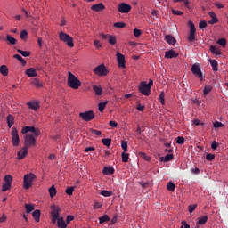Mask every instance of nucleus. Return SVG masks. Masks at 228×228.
I'll use <instances>...</instances> for the list:
<instances>
[{"label": "nucleus", "instance_id": "obj_27", "mask_svg": "<svg viewBox=\"0 0 228 228\" xmlns=\"http://www.w3.org/2000/svg\"><path fill=\"white\" fill-rule=\"evenodd\" d=\"M174 159L173 154H167L165 157H160V161H164V163H168V161H172Z\"/></svg>", "mask_w": 228, "mask_h": 228}, {"label": "nucleus", "instance_id": "obj_34", "mask_svg": "<svg viewBox=\"0 0 228 228\" xmlns=\"http://www.w3.org/2000/svg\"><path fill=\"white\" fill-rule=\"evenodd\" d=\"M0 73L2 74V76H8V66L2 65L0 67Z\"/></svg>", "mask_w": 228, "mask_h": 228}, {"label": "nucleus", "instance_id": "obj_17", "mask_svg": "<svg viewBox=\"0 0 228 228\" xmlns=\"http://www.w3.org/2000/svg\"><path fill=\"white\" fill-rule=\"evenodd\" d=\"M28 156V147H23L20 151H18V159H24Z\"/></svg>", "mask_w": 228, "mask_h": 228}, {"label": "nucleus", "instance_id": "obj_61", "mask_svg": "<svg viewBox=\"0 0 228 228\" xmlns=\"http://www.w3.org/2000/svg\"><path fill=\"white\" fill-rule=\"evenodd\" d=\"M142 35V30L138 29V28H135L134 29V36L138 37Z\"/></svg>", "mask_w": 228, "mask_h": 228}, {"label": "nucleus", "instance_id": "obj_60", "mask_svg": "<svg viewBox=\"0 0 228 228\" xmlns=\"http://www.w3.org/2000/svg\"><path fill=\"white\" fill-rule=\"evenodd\" d=\"M189 213H192L194 209H197V204L189 205Z\"/></svg>", "mask_w": 228, "mask_h": 228}, {"label": "nucleus", "instance_id": "obj_5", "mask_svg": "<svg viewBox=\"0 0 228 228\" xmlns=\"http://www.w3.org/2000/svg\"><path fill=\"white\" fill-rule=\"evenodd\" d=\"M188 25H189V28H190L188 41L189 42H195V40H197V38H196L197 29L195 28V24H193V22H191V21H189Z\"/></svg>", "mask_w": 228, "mask_h": 228}, {"label": "nucleus", "instance_id": "obj_22", "mask_svg": "<svg viewBox=\"0 0 228 228\" xmlns=\"http://www.w3.org/2000/svg\"><path fill=\"white\" fill-rule=\"evenodd\" d=\"M102 174H104V175H113V174H115V168H113V167H103Z\"/></svg>", "mask_w": 228, "mask_h": 228}, {"label": "nucleus", "instance_id": "obj_41", "mask_svg": "<svg viewBox=\"0 0 228 228\" xmlns=\"http://www.w3.org/2000/svg\"><path fill=\"white\" fill-rule=\"evenodd\" d=\"M100 195H102V197H111V195H113V191L103 190L100 192Z\"/></svg>", "mask_w": 228, "mask_h": 228}, {"label": "nucleus", "instance_id": "obj_48", "mask_svg": "<svg viewBox=\"0 0 228 228\" xmlns=\"http://www.w3.org/2000/svg\"><path fill=\"white\" fill-rule=\"evenodd\" d=\"M4 181L7 184H12V181H13V178L10 175H6L4 177Z\"/></svg>", "mask_w": 228, "mask_h": 228}, {"label": "nucleus", "instance_id": "obj_20", "mask_svg": "<svg viewBox=\"0 0 228 228\" xmlns=\"http://www.w3.org/2000/svg\"><path fill=\"white\" fill-rule=\"evenodd\" d=\"M208 15L211 18L208 24H216L218 22V18L216 17V13H215V12H209Z\"/></svg>", "mask_w": 228, "mask_h": 228}, {"label": "nucleus", "instance_id": "obj_33", "mask_svg": "<svg viewBox=\"0 0 228 228\" xmlns=\"http://www.w3.org/2000/svg\"><path fill=\"white\" fill-rule=\"evenodd\" d=\"M32 216L36 222H40V210H35L32 213Z\"/></svg>", "mask_w": 228, "mask_h": 228}, {"label": "nucleus", "instance_id": "obj_15", "mask_svg": "<svg viewBox=\"0 0 228 228\" xmlns=\"http://www.w3.org/2000/svg\"><path fill=\"white\" fill-rule=\"evenodd\" d=\"M105 8L106 6L102 3L94 4L91 6V10H93V12H102V10H105Z\"/></svg>", "mask_w": 228, "mask_h": 228}, {"label": "nucleus", "instance_id": "obj_28", "mask_svg": "<svg viewBox=\"0 0 228 228\" xmlns=\"http://www.w3.org/2000/svg\"><path fill=\"white\" fill-rule=\"evenodd\" d=\"M24 207L28 215H29V213H31L32 211H35V205L33 204L26 203Z\"/></svg>", "mask_w": 228, "mask_h": 228}, {"label": "nucleus", "instance_id": "obj_52", "mask_svg": "<svg viewBox=\"0 0 228 228\" xmlns=\"http://www.w3.org/2000/svg\"><path fill=\"white\" fill-rule=\"evenodd\" d=\"M94 45L96 47V49H102V45H101V41L95 39L94 41Z\"/></svg>", "mask_w": 228, "mask_h": 228}, {"label": "nucleus", "instance_id": "obj_47", "mask_svg": "<svg viewBox=\"0 0 228 228\" xmlns=\"http://www.w3.org/2000/svg\"><path fill=\"white\" fill-rule=\"evenodd\" d=\"M102 143L106 147H110L111 145V139L110 138L102 139Z\"/></svg>", "mask_w": 228, "mask_h": 228}, {"label": "nucleus", "instance_id": "obj_37", "mask_svg": "<svg viewBox=\"0 0 228 228\" xmlns=\"http://www.w3.org/2000/svg\"><path fill=\"white\" fill-rule=\"evenodd\" d=\"M6 40L7 42H9V44H11L12 45H15V44H17V39H15L14 37H12L10 35L6 36Z\"/></svg>", "mask_w": 228, "mask_h": 228}, {"label": "nucleus", "instance_id": "obj_11", "mask_svg": "<svg viewBox=\"0 0 228 228\" xmlns=\"http://www.w3.org/2000/svg\"><path fill=\"white\" fill-rule=\"evenodd\" d=\"M52 209V218L53 224H56V220H60V208L56 205L51 207Z\"/></svg>", "mask_w": 228, "mask_h": 228}, {"label": "nucleus", "instance_id": "obj_13", "mask_svg": "<svg viewBox=\"0 0 228 228\" xmlns=\"http://www.w3.org/2000/svg\"><path fill=\"white\" fill-rule=\"evenodd\" d=\"M131 5L127 4L126 3H121L120 4H118V11L120 13H129V12H131Z\"/></svg>", "mask_w": 228, "mask_h": 228}, {"label": "nucleus", "instance_id": "obj_64", "mask_svg": "<svg viewBox=\"0 0 228 228\" xmlns=\"http://www.w3.org/2000/svg\"><path fill=\"white\" fill-rule=\"evenodd\" d=\"M181 228H190V224H188V223H186V221H182Z\"/></svg>", "mask_w": 228, "mask_h": 228}, {"label": "nucleus", "instance_id": "obj_8", "mask_svg": "<svg viewBox=\"0 0 228 228\" xmlns=\"http://www.w3.org/2000/svg\"><path fill=\"white\" fill-rule=\"evenodd\" d=\"M138 90L140 94H142V95H145L146 97L151 95V89L147 86V82L145 81L140 83Z\"/></svg>", "mask_w": 228, "mask_h": 228}, {"label": "nucleus", "instance_id": "obj_23", "mask_svg": "<svg viewBox=\"0 0 228 228\" xmlns=\"http://www.w3.org/2000/svg\"><path fill=\"white\" fill-rule=\"evenodd\" d=\"M165 40L167 42V44H169V45H174L175 42H177V40H175L171 35H167L165 37Z\"/></svg>", "mask_w": 228, "mask_h": 228}, {"label": "nucleus", "instance_id": "obj_16", "mask_svg": "<svg viewBox=\"0 0 228 228\" xmlns=\"http://www.w3.org/2000/svg\"><path fill=\"white\" fill-rule=\"evenodd\" d=\"M25 74L28 77H37L38 76V74L37 73V69H35L34 68H29L26 69Z\"/></svg>", "mask_w": 228, "mask_h": 228}, {"label": "nucleus", "instance_id": "obj_38", "mask_svg": "<svg viewBox=\"0 0 228 228\" xmlns=\"http://www.w3.org/2000/svg\"><path fill=\"white\" fill-rule=\"evenodd\" d=\"M106 104H108V102H100L98 104V110L100 113H102V111H104V108H106Z\"/></svg>", "mask_w": 228, "mask_h": 228}, {"label": "nucleus", "instance_id": "obj_14", "mask_svg": "<svg viewBox=\"0 0 228 228\" xmlns=\"http://www.w3.org/2000/svg\"><path fill=\"white\" fill-rule=\"evenodd\" d=\"M117 60L118 67H120L121 69H126V57L122 53L118 52L117 53Z\"/></svg>", "mask_w": 228, "mask_h": 228}, {"label": "nucleus", "instance_id": "obj_59", "mask_svg": "<svg viewBox=\"0 0 228 228\" xmlns=\"http://www.w3.org/2000/svg\"><path fill=\"white\" fill-rule=\"evenodd\" d=\"M121 147H122L124 152H127V142L122 141Z\"/></svg>", "mask_w": 228, "mask_h": 228}, {"label": "nucleus", "instance_id": "obj_40", "mask_svg": "<svg viewBox=\"0 0 228 228\" xmlns=\"http://www.w3.org/2000/svg\"><path fill=\"white\" fill-rule=\"evenodd\" d=\"M108 42L110 44V45H115V44H117V37L110 35V37H109Z\"/></svg>", "mask_w": 228, "mask_h": 228}, {"label": "nucleus", "instance_id": "obj_39", "mask_svg": "<svg viewBox=\"0 0 228 228\" xmlns=\"http://www.w3.org/2000/svg\"><path fill=\"white\" fill-rule=\"evenodd\" d=\"M212 90H213L212 86H206L203 89V95L204 96L208 95V94H209V92H211Z\"/></svg>", "mask_w": 228, "mask_h": 228}, {"label": "nucleus", "instance_id": "obj_44", "mask_svg": "<svg viewBox=\"0 0 228 228\" xmlns=\"http://www.w3.org/2000/svg\"><path fill=\"white\" fill-rule=\"evenodd\" d=\"M122 161L123 163H127V161H129V154L126 153V151H124L122 154Z\"/></svg>", "mask_w": 228, "mask_h": 228}, {"label": "nucleus", "instance_id": "obj_30", "mask_svg": "<svg viewBox=\"0 0 228 228\" xmlns=\"http://www.w3.org/2000/svg\"><path fill=\"white\" fill-rule=\"evenodd\" d=\"M210 53H212V54H216V56L222 54L220 49L216 48L215 45H210Z\"/></svg>", "mask_w": 228, "mask_h": 228}, {"label": "nucleus", "instance_id": "obj_12", "mask_svg": "<svg viewBox=\"0 0 228 228\" xmlns=\"http://www.w3.org/2000/svg\"><path fill=\"white\" fill-rule=\"evenodd\" d=\"M94 72L98 74V76H108V72L110 71L106 69L104 64H101L94 69Z\"/></svg>", "mask_w": 228, "mask_h": 228}, {"label": "nucleus", "instance_id": "obj_3", "mask_svg": "<svg viewBox=\"0 0 228 228\" xmlns=\"http://www.w3.org/2000/svg\"><path fill=\"white\" fill-rule=\"evenodd\" d=\"M37 179V175L35 174L30 173V174H26L23 177V187L25 190H29L30 187L33 186V181Z\"/></svg>", "mask_w": 228, "mask_h": 228}, {"label": "nucleus", "instance_id": "obj_36", "mask_svg": "<svg viewBox=\"0 0 228 228\" xmlns=\"http://www.w3.org/2000/svg\"><path fill=\"white\" fill-rule=\"evenodd\" d=\"M110 216L108 215H104L101 217H99V224H104L106 222H110Z\"/></svg>", "mask_w": 228, "mask_h": 228}, {"label": "nucleus", "instance_id": "obj_43", "mask_svg": "<svg viewBox=\"0 0 228 228\" xmlns=\"http://www.w3.org/2000/svg\"><path fill=\"white\" fill-rule=\"evenodd\" d=\"M167 189L168 191H174V190H175V184L172 182H169L167 185Z\"/></svg>", "mask_w": 228, "mask_h": 228}, {"label": "nucleus", "instance_id": "obj_54", "mask_svg": "<svg viewBox=\"0 0 228 228\" xmlns=\"http://www.w3.org/2000/svg\"><path fill=\"white\" fill-rule=\"evenodd\" d=\"M207 161H213L215 159V154L208 153L206 155Z\"/></svg>", "mask_w": 228, "mask_h": 228}, {"label": "nucleus", "instance_id": "obj_49", "mask_svg": "<svg viewBox=\"0 0 228 228\" xmlns=\"http://www.w3.org/2000/svg\"><path fill=\"white\" fill-rule=\"evenodd\" d=\"M65 192L67 193V195H73L74 194V186L71 187H68L65 191Z\"/></svg>", "mask_w": 228, "mask_h": 228}, {"label": "nucleus", "instance_id": "obj_63", "mask_svg": "<svg viewBox=\"0 0 228 228\" xmlns=\"http://www.w3.org/2000/svg\"><path fill=\"white\" fill-rule=\"evenodd\" d=\"M172 13L173 15H183V12L179 11V10H172Z\"/></svg>", "mask_w": 228, "mask_h": 228}, {"label": "nucleus", "instance_id": "obj_25", "mask_svg": "<svg viewBox=\"0 0 228 228\" xmlns=\"http://www.w3.org/2000/svg\"><path fill=\"white\" fill-rule=\"evenodd\" d=\"M31 85L36 86V88H42V86H44V85L42 84V82L38 78L32 79L31 80Z\"/></svg>", "mask_w": 228, "mask_h": 228}, {"label": "nucleus", "instance_id": "obj_50", "mask_svg": "<svg viewBox=\"0 0 228 228\" xmlns=\"http://www.w3.org/2000/svg\"><path fill=\"white\" fill-rule=\"evenodd\" d=\"M114 28H119L122 29L123 28H126V23L125 22H116L114 23Z\"/></svg>", "mask_w": 228, "mask_h": 228}, {"label": "nucleus", "instance_id": "obj_24", "mask_svg": "<svg viewBox=\"0 0 228 228\" xmlns=\"http://www.w3.org/2000/svg\"><path fill=\"white\" fill-rule=\"evenodd\" d=\"M214 72H218V61L216 60H208Z\"/></svg>", "mask_w": 228, "mask_h": 228}, {"label": "nucleus", "instance_id": "obj_18", "mask_svg": "<svg viewBox=\"0 0 228 228\" xmlns=\"http://www.w3.org/2000/svg\"><path fill=\"white\" fill-rule=\"evenodd\" d=\"M177 56H179V53H176L174 50L165 52V58H168L169 60H172V58H177Z\"/></svg>", "mask_w": 228, "mask_h": 228}, {"label": "nucleus", "instance_id": "obj_42", "mask_svg": "<svg viewBox=\"0 0 228 228\" xmlns=\"http://www.w3.org/2000/svg\"><path fill=\"white\" fill-rule=\"evenodd\" d=\"M17 53H20V54H21V56H24L25 58H28V56H31V53L27 52V51H22L18 49Z\"/></svg>", "mask_w": 228, "mask_h": 228}, {"label": "nucleus", "instance_id": "obj_9", "mask_svg": "<svg viewBox=\"0 0 228 228\" xmlns=\"http://www.w3.org/2000/svg\"><path fill=\"white\" fill-rule=\"evenodd\" d=\"M22 134H28V133H32V136H39L40 130L35 128V126H24L21 130Z\"/></svg>", "mask_w": 228, "mask_h": 228}, {"label": "nucleus", "instance_id": "obj_4", "mask_svg": "<svg viewBox=\"0 0 228 228\" xmlns=\"http://www.w3.org/2000/svg\"><path fill=\"white\" fill-rule=\"evenodd\" d=\"M36 136L33 134H26L24 135V147H27V149H29V147H35L37 145V139H35Z\"/></svg>", "mask_w": 228, "mask_h": 228}, {"label": "nucleus", "instance_id": "obj_55", "mask_svg": "<svg viewBox=\"0 0 228 228\" xmlns=\"http://www.w3.org/2000/svg\"><path fill=\"white\" fill-rule=\"evenodd\" d=\"M139 156L144 159L145 161H151V157L147 156V154H145L144 152H139Z\"/></svg>", "mask_w": 228, "mask_h": 228}, {"label": "nucleus", "instance_id": "obj_58", "mask_svg": "<svg viewBox=\"0 0 228 228\" xmlns=\"http://www.w3.org/2000/svg\"><path fill=\"white\" fill-rule=\"evenodd\" d=\"M159 102L160 104H165V93L161 92L159 94Z\"/></svg>", "mask_w": 228, "mask_h": 228}, {"label": "nucleus", "instance_id": "obj_10", "mask_svg": "<svg viewBox=\"0 0 228 228\" xmlns=\"http://www.w3.org/2000/svg\"><path fill=\"white\" fill-rule=\"evenodd\" d=\"M191 70L192 74H194V76L200 79V81H204L205 77H203L202 70L200 69V67L198 64H193Z\"/></svg>", "mask_w": 228, "mask_h": 228}, {"label": "nucleus", "instance_id": "obj_51", "mask_svg": "<svg viewBox=\"0 0 228 228\" xmlns=\"http://www.w3.org/2000/svg\"><path fill=\"white\" fill-rule=\"evenodd\" d=\"M20 38L21 40H28V31L22 30L20 32Z\"/></svg>", "mask_w": 228, "mask_h": 228}, {"label": "nucleus", "instance_id": "obj_7", "mask_svg": "<svg viewBox=\"0 0 228 228\" xmlns=\"http://www.w3.org/2000/svg\"><path fill=\"white\" fill-rule=\"evenodd\" d=\"M79 118H82V120H85V122H90V120H94V118H95V114L94 113V110H88L86 112H80Z\"/></svg>", "mask_w": 228, "mask_h": 228}, {"label": "nucleus", "instance_id": "obj_45", "mask_svg": "<svg viewBox=\"0 0 228 228\" xmlns=\"http://www.w3.org/2000/svg\"><path fill=\"white\" fill-rule=\"evenodd\" d=\"M217 44H219V45H222L223 47H225V45H227V39L220 38L219 40H217Z\"/></svg>", "mask_w": 228, "mask_h": 228}, {"label": "nucleus", "instance_id": "obj_29", "mask_svg": "<svg viewBox=\"0 0 228 228\" xmlns=\"http://www.w3.org/2000/svg\"><path fill=\"white\" fill-rule=\"evenodd\" d=\"M49 193H50V197L51 199H54V197H56V187H54V185H52L49 190H48Z\"/></svg>", "mask_w": 228, "mask_h": 228}, {"label": "nucleus", "instance_id": "obj_26", "mask_svg": "<svg viewBox=\"0 0 228 228\" xmlns=\"http://www.w3.org/2000/svg\"><path fill=\"white\" fill-rule=\"evenodd\" d=\"M208 222V216H203L202 217L197 218L198 225H204Z\"/></svg>", "mask_w": 228, "mask_h": 228}, {"label": "nucleus", "instance_id": "obj_62", "mask_svg": "<svg viewBox=\"0 0 228 228\" xmlns=\"http://www.w3.org/2000/svg\"><path fill=\"white\" fill-rule=\"evenodd\" d=\"M214 127H216V128L224 127V124H222V122L216 121V122L214 123Z\"/></svg>", "mask_w": 228, "mask_h": 228}, {"label": "nucleus", "instance_id": "obj_56", "mask_svg": "<svg viewBox=\"0 0 228 228\" xmlns=\"http://www.w3.org/2000/svg\"><path fill=\"white\" fill-rule=\"evenodd\" d=\"M207 26H208V22H206V20H201L199 23L200 29H204V28H207Z\"/></svg>", "mask_w": 228, "mask_h": 228}, {"label": "nucleus", "instance_id": "obj_32", "mask_svg": "<svg viewBox=\"0 0 228 228\" xmlns=\"http://www.w3.org/2000/svg\"><path fill=\"white\" fill-rule=\"evenodd\" d=\"M93 90L95 93V95H102V87L93 86Z\"/></svg>", "mask_w": 228, "mask_h": 228}, {"label": "nucleus", "instance_id": "obj_1", "mask_svg": "<svg viewBox=\"0 0 228 228\" xmlns=\"http://www.w3.org/2000/svg\"><path fill=\"white\" fill-rule=\"evenodd\" d=\"M68 86L73 90H77L81 86V81L70 71L68 73Z\"/></svg>", "mask_w": 228, "mask_h": 228}, {"label": "nucleus", "instance_id": "obj_19", "mask_svg": "<svg viewBox=\"0 0 228 228\" xmlns=\"http://www.w3.org/2000/svg\"><path fill=\"white\" fill-rule=\"evenodd\" d=\"M27 106H28L30 110H34V111L40 109V103L38 102H29L27 103Z\"/></svg>", "mask_w": 228, "mask_h": 228}, {"label": "nucleus", "instance_id": "obj_35", "mask_svg": "<svg viewBox=\"0 0 228 228\" xmlns=\"http://www.w3.org/2000/svg\"><path fill=\"white\" fill-rule=\"evenodd\" d=\"M13 58H15L16 60H18V61H20L22 67H25L26 65V60H24L22 58V56H20V54H14Z\"/></svg>", "mask_w": 228, "mask_h": 228}, {"label": "nucleus", "instance_id": "obj_2", "mask_svg": "<svg viewBox=\"0 0 228 228\" xmlns=\"http://www.w3.org/2000/svg\"><path fill=\"white\" fill-rule=\"evenodd\" d=\"M59 39L61 42H64L68 47H74V38H72L69 34L61 31L59 33Z\"/></svg>", "mask_w": 228, "mask_h": 228}, {"label": "nucleus", "instance_id": "obj_57", "mask_svg": "<svg viewBox=\"0 0 228 228\" xmlns=\"http://www.w3.org/2000/svg\"><path fill=\"white\" fill-rule=\"evenodd\" d=\"M176 143L178 145H183L184 143V137L178 136L177 139H176Z\"/></svg>", "mask_w": 228, "mask_h": 228}, {"label": "nucleus", "instance_id": "obj_6", "mask_svg": "<svg viewBox=\"0 0 228 228\" xmlns=\"http://www.w3.org/2000/svg\"><path fill=\"white\" fill-rule=\"evenodd\" d=\"M11 136H12V145L14 147H19V145L20 143V139L19 138V131H17V128H15V127L12 128Z\"/></svg>", "mask_w": 228, "mask_h": 228}, {"label": "nucleus", "instance_id": "obj_46", "mask_svg": "<svg viewBox=\"0 0 228 228\" xmlns=\"http://www.w3.org/2000/svg\"><path fill=\"white\" fill-rule=\"evenodd\" d=\"M10 188H12V184L5 183L2 186V191H8V190H10Z\"/></svg>", "mask_w": 228, "mask_h": 228}, {"label": "nucleus", "instance_id": "obj_31", "mask_svg": "<svg viewBox=\"0 0 228 228\" xmlns=\"http://www.w3.org/2000/svg\"><path fill=\"white\" fill-rule=\"evenodd\" d=\"M57 225L59 228H67V224L62 219V217H60L59 219H57Z\"/></svg>", "mask_w": 228, "mask_h": 228}, {"label": "nucleus", "instance_id": "obj_53", "mask_svg": "<svg viewBox=\"0 0 228 228\" xmlns=\"http://www.w3.org/2000/svg\"><path fill=\"white\" fill-rule=\"evenodd\" d=\"M90 133L92 134H95L96 136H101V134H102V132L99 131V130H95L94 128L90 129Z\"/></svg>", "mask_w": 228, "mask_h": 228}, {"label": "nucleus", "instance_id": "obj_21", "mask_svg": "<svg viewBox=\"0 0 228 228\" xmlns=\"http://www.w3.org/2000/svg\"><path fill=\"white\" fill-rule=\"evenodd\" d=\"M6 120L9 129H12V126L15 124V118L13 117V115L9 114L6 118Z\"/></svg>", "mask_w": 228, "mask_h": 228}]
</instances>
